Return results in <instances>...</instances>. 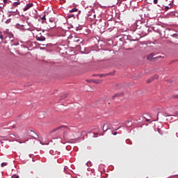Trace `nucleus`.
<instances>
[{
	"label": "nucleus",
	"instance_id": "1",
	"mask_svg": "<svg viewBox=\"0 0 178 178\" xmlns=\"http://www.w3.org/2000/svg\"><path fill=\"white\" fill-rule=\"evenodd\" d=\"M69 42L70 43H81L83 42L82 38L76 36H72L69 38Z\"/></svg>",
	"mask_w": 178,
	"mask_h": 178
},
{
	"label": "nucleus",
	"instance_id": "2",
	"mask_svg": "<svg viewBox=\"0 0 178 178\" xmlns=\"http://www.w3.org/2000/svg\"><path fill=\"white\" fill-rule=\"evenodd\" d=\"M155 56V54H151L147 56V60H152V59L158 60L159 58H161L162 56H157V57H154Z\"/></svg>",
	"mask_w": 178,
	"mask_h": 178
},
{
	"label": "nucleus",
	"instance_id": "3",
	"mask_svg": "<svg viewBox=\"0 0 178 178\" xmlns=\"http://www.w3.org/2000/svg\"><path fill=\"white\" fill-rule=\"evenodd\" d=\"M36 39L39 41H44L46 40V38L44 36H42L41 33L37 35Z\"/></svg>",
	"mask_w": 178,
	"mask_h": 178
},
{
	"label": "nucleus",
	"instance_id": "4",
	"mask_svg": "<svg viewBox=\"0 0 178 178\" xmlns=\"http://www.w3.org/2000/svg\"><path fill=\"white\" fill-rule=\"evenodd\" d=\"M33 6V3L26 4L23 9L24 12H26V10H28L29 9H30V8H31Z\"/></svg>",
	"mask_w": 178,
	"mask_h": 178
},
{
	"label": "nucleus",
	"instance_id": "5",
	"mask_svg": "<svg viewBox=\"0 0 178 178\" xmlns=\"http://www.w3.org/2000/svg\"><path fill=\"white\" fill-rule=\"evenodd\" d=\"M63 127H65V125H61L60 127H58L56 128H54V129L50 131V133H54L56 131H58V130H60L61 129H63Z\"/></svg>",
	"mask_w": 178,
	"mask_h": 178
},
{
	"label": "nucleus",
	"instance_id": "6",
	"mask_svg": "<svg viewBox=\"0 0 178 178\" xmlns=\"http://www.w3.org/2000/svg\"><path fill=\"white\" fill-rule=\"evenodd\" d=\"M50 24L49 25V26L50 27V29H54L56 26V24L55 22H53L52 20H50Z\"/></svg>",
	"mask_w": 178,
	"mask_h": 178
},
{
	"label": "nucleus",
	"instance_id": "7",
	"mask_svg": "<svg viewBox=\"0 0 178 178\" xmlns=\"http://www.w3.org/2000/svg\"><path fill=\"white\" fill-rule=\"evenodd\" d=\"M91 82H92L94 83L99 84V83H102V80H92V81H91Z\"/></svg>",
	"mask_w": 178,
	"mask_h": 178
},
{
	"label": "nucleus",
	"instance_id": "8",
	"mask_svg": "<svg viewBox=\"0 0 178 178\" xmlns=\"http://www.w3.org/2000/svg\"><path fill=\"white\" fill-rule=\"evenodd\" d=\"M67 96H68L67 94H64V95H63V96H61L60 99L61 100L65 99L66 97H67Z\"/></svg>",
	"mask_w": 178,
	"mask_h": 178
},
{
	"label": "nucleus",
	"instance_id": "9",
	"mask_svg": "<svg viewBox=\"0 0 178 178\" xmlns=\"http://www.w3.org/2000/svg\"><path fill=\"white\" fill-rule=\"evenodd\" d=\"M159 75L158 74H155V75H154L153 76H152V78H153V80H154V79H159Z\"/></svg>",
	"mask_w": 178,
	"mask_h": 178
},
{
	"label": "nucleus",
	"instance_id": "10",
	"mask_svg": "<svg viewBox=\"0 0 178 178\" xmlns=\"http://www.w3.org/2000/svg\"><path fill=\"white\" fill-rule=\"evenodd\" d=\"M107 125H108L107 124H104V126H103V131H107L108 128H106V129H105V127L107 126Z\"/></svg>",
	"mask_w": 178,
	"mask_h": 178
},
{
	"label": "nucleus",
	"instance_id": "11",
	"mask_svg": "<svg viewBox=\"0 0 178 178\" xmlns=\"http://www.w3.org/2000/svg\"><path fill=\"white\" fill-rule=\"evenodd\" d=\"M152 81H154V78H153V77H151V78H149V79L147 80V83H151V82H152Z\"/></svg>",
	"mask_w": 178,
	"mask_h": 178
},
{
	"label": "nucleus",
	"instance_id": "12",
	"mask_svg": "<svg viewBox=\"0 0 178 178\" xmlns=\"http://www.w3.org/2000/svg\"><path fill=\"white\" fill-rule=\"evenodd\" d=\"M120 95H121V94L117 93V94L114 95V96L113 97V99H115L116 97H120Z\"/></svg>",
	"mask_w": 178,
	"mask_h": 178
},
{
	"label": "nucleus",
	"instance_id": "13",
	"mask_svg": "<svg viewBox=\"0 0 178 178\" xmlns=\"http://www.w3.org/2000/svg\"><path fill=\"white\" fill-rule=\"evenodd\" d=\"M8 165V163H2L1 164V167H4V166H7Z\"/></svg>",
	"mask_w": 178,
	"mask_h": 178
},
{
	"label": "nucleus",
	"instance_id": "14",
	"mask_svg": "<svg viewBox=\"0 0 178 178\" xmlns=\"http://www.w3.org/2000/svg\"><path fill=\"white\" fill-rule=\"evenodd\" d=\"M74 12H77L76 8H72V10L70 11V13H74Z\"/></svg>",
	"mask_w": 178,
	"mask_h": 178
},
{
	"label": "nucleus",
	"instance_id": "15",
	"mask_svg": "<svg viewBox=\"0 0 178 178\" xmlns=\"http://www.w3.org/2000/svg\"><path fill=\"white\" fill-rule=\"evenodd\" d=\"M81 29H82V27H81V26H79V27H76V30L77 31H81Z\"/></svg>",
	"mask_w": 178,
	"mask_h": 178
},
{
	"label": "nucleus",
	"instance_id": "16",
	"mask_svg": "<svg viewBox=\"0 0 178 178\" xmlns=\"http://www.w3.org/2000/svg\"><path fill=\"white\" fill-rule=\"evenodd\" d=\"M11 178H19L17 175H13Z\"/></svg>",
	"mask_w": 178,
	"mask_h": 178
},
{
	"label": "nucleus",
	"instance_id": "17",
	"mask_svg": "<svg viewBox=\"0 0 178 178\" xmlns=\"http://www.w3.org/2000/svg\"><path fill=\"white\" fill-rule=\"evenodd\" d=\"M127 0H118V3L121 4L123 1H126Z\"/></svg>",
	"mask_w": 178,
	"mask_h": 178
},
{
	"label": "nucleus",
	"instance_id": "18",
	"mask_svg": "<svg viewBox=\"0 0 178 178\" xmlns=\"http://www.w3.org/2000/svg\"><path fill=\"white\" fill-rule=\"evenodd\" d=\"M19 4H20L19 3L15 2V3H14L13 6H18Z\"/></svg>",
	"mask_w": 178,
	"mask_h": 178
},
{
	"label": "nucleus",
	"instance_id": "19",
	"mask_svg": "<svg viewBox=\"0 0 178 178\" xmlns=\"http://www.w3.org/2000/svg\"><path fill=\"white\" fill-rule=\"evenodd\" d=\"M98 76L99 77H104V76H105V74H98Z\"/></svg>",
	"mask_w": 178,
	"mask_h": 178
},
{
	"label": "nucleus",
	"instance_id": "20",
	"mask_svg": "<svg viewBox=\"0 0 178 178\" xmlns=\"http://www.w3.org/2000/svg\"><path fill=\"white\" fill-rule=\"evenodd\" d=\"M42 20H46V15H44V16L42 17Z\"/></svg>",
	"mask_w": 178,
	"mask_h": 178
},
{
	"label": "nucleus",
	"instance_id": "21",
	"mask_svg": "<svg viewBox=\"0 0 178 178\" xmlns=\"http://www.w3.org/2000/svg\"><path fill=\"white\" fill-rule=\"evenodd\" d=\"M154 3L155 4L158 3V0H154Z\"/></svg>",
	"mask_w": 178,
	"mask_h": 178
},
{
	"label": "nucleus",
	"instance_id": "22",
	"mask_svg": "<svg viewBox=\"0 0 178 178\" xmlns=\"http://www.w3.org/2000/svg\"><path fill=\"white\" fill-rule=\"evenodd\" d=\"M3 2L4 3H8V0H3Z\"/></svg>",
	"mask_w": 178,
	"mask_h": 178
},
{
	"label": "nucleus",
	"instance_id": "23",
	"mask_svg": "<svg viewBox=\"0 0 178 178\" xmlns=\"http://www.w3.org/2000/svg\"><path fill=\"white\" fill-rule=\"evenodd\" d=\"M117 134H118V131H115L113 134L114 136H116Z\"/></svg>",
	"mask_w": 178,
	"mask_h": 178
},
{
	"label": "nucleus",
	"instance_id": "24",
	"mask_svg": "<svg viewBox=\"0 0 178 178\" xmlns=\"http://www.w3.org/2000/svg\"><path fill=\"white\" fill-rule=\"evenodd\" d=\"M147 122H149V120H146Z\"/></svg>",
	"mask_w": 178,
	"mask_h": 178
},
{
	"label": "nucleus",
	"instance_id": "25",
	"mask_svg": "<svg viewBox=\"0 0 178 178\" xmlns=\"http://www.w3.org/2000/svg\"><path fill=\"white\" fill-rule=\"evenodd\" d=\"M96 134V136H97L98 134Z\"/></svg>",
	"mask_w": 178,
	"mask_h": 178
},
{
	"label": "nucleus",
	"instance_id": "26",
	"mask_svg": "<svg viewBox=\"0 0 178 178\" xmlns=\"http://www.w3.org/2000/svg\"><path fill=\"white\" fill-rule=\"evenodd\" d=\"M13 127H15V125H13Z\"/></svg>",
	"mask_w": 178,
	"mask_h": 178
}]
</instances>
